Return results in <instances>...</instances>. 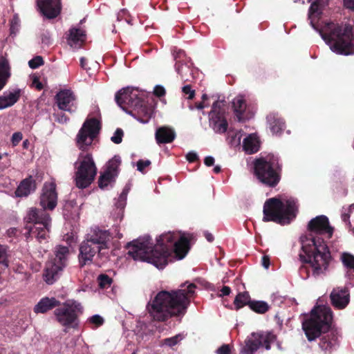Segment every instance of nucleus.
I'll use <instances>...</instances> for the list:
<instances>
[{"label": "nucleus", "instance_id": "obj_1", "mask_svg": "<svg viewBox=\"0 0 354 354\" xmlns=\"http://www.w3.org/2000/svg\"><path fill=\"white\" fill-rule=\"evenodd\" d=\"M308 230L310 232L308 235L300 237L301 252L299 256L304 264L299 268V273L303 278L309 277L310 270L315 277L324 274L332 259L330 250L321 237L326 234L330 238L333 233L327 216L321 215L311 219Z\"/></svg>", "mask_w": 354, "mask_h": 354}, {"label": "nucleus", "instance_id": "obj_2", "mask_svg": "<svg viewBox=\"0 0 354 354\" xmlns=\"http://www.w3.org/2000/svg\"><path fill=\"white\" fill-rule=\"evenodd\" d=\"M101 128V123L98 119L87 118L76 136V146L82 151L75 162V165H79L76 167L77 171L75 174V185L80 189L88 187L97 174V167L93 156L87 151L100 133Z\"/></svg>", "mask_w": 354, "mask_h": 354}, {"label": "nucleus", "instance_id": "obj_3", "mask_svg": "<svg viewBox=\"0 0 354 354\" xmlns=\"http://www.w3.org/2000/svg\"><path fill=\"white\" fill-rule=\"evenodd\" d=\"M57 198L56 185L54 183L44 184L39 197V205L42 208H30L25 218L27 222V238L35 236L39 241L46 239L51 224L50 216L46 211L55 209L57 205Z\"/></svg>", "mask_w": 354, "mask_h": 354}, {"label": "nucleus", "instance_id": "obj_4", "mask_svg": "<svg viewBox=\"0 0 354 354\" xmlns=\"http://www.w3.org/2000/svg\"><path fill=\"white\" fill-rule=\"evenodd\" d=\"M194 234L182 232H169L156 239V268L162 270L169 263L185 258L191 250Z\"/></svg>", "mask_w": 354, "mask_h": 354}, {"label": "nucleus", "instance_id": "obj_5", "mask_svg": "<svg viewBox=\"0 0 354 354\" xmlns=\"http://www.w3.org/2000/svg\"><path fill=\"white\" fill-rule=\"evenodd\" d=\"M319 33L333 52L342 55L354 53V35L351 25L328 22L319 30Z\"/></svg>", "mask_w": 354, "mask_h": 354}, {"label": "nucleus", "instance_id": "obj_6", "mask_svg": "<svg viewBox=\"0 0 354 354\" xmlns=\"http://www.w3.org/2000/svg\"><path fill=\"white\" fill-rule=\"evenodd\" d=\"M115 100L119 106L142 122H147L153 114V109L148 106L144 92L127 86L118 91Z\"/></svg>", "mask_w": 354, "mask_h": 354}, {"label": "nucleus", "instance_id": "obj_7", "mask_svg": "<svg viewBox=\"0 0 354 354\" xmlns=\"http://www.w3.org/2000/svg\"><path fill=\"white\" fill-rule=\"evenodd\" d=\"M111 234L106 230L98 227L88 234L80 246L79 262L82 267L93 261L96 254L100 257H109V250L111 245Z\"/></svg>", "mask_w": 354, "mask_h": 354}, {"label": "nucleus", "instance_id": "obj_8", "mask_svg": "<svg viewBox=\"0 0 354 354\" xmlns=\"http://www.w3.org/2000/svg\"><path fill=\"white\" fill-rule=\"evenodd\" d=\"M194 294V289L160 292L156 295V318L159 313H165L166 318L184 315L190 304L189 298Z\"/></svg>", "mask_w": 354, "mask_h": 354}, {"label": "nucleus", "instance_id": "obj_9", "mask_svg": "<svg viewBox=\"0 0 354 354\" xmlns=\"http://www.w3.org/2000/svg\"><path fill=\"white\" fill-rule=\"evenodd\" d=\"M333 313L325 305L315 306L302 322V328L308 341L312 342L331 328Z\"/></svg>", "mask_w": 354, "mask_h": 354}, {"label": "nucleus", "instance_id": "obj_10", "mask_svg": "<svg viewBox=\"0 0 354 354\" xmlns=\"http://www.w3.org/2000/svg\"><path fill=\"white\" fill-rule=\"evenodd\" d=\"M254 176L264 185L275 187L280 182L283 165L280 158L274 154L256 158L253 162Z\"/></svg>", "mask_w": 354, "mask_h": 354}, {"label": "nucleus", "instance_id": "obj_11", "mask_svg": "<svg viewBox=\"0 0 354 354\" xmlns=\"http://www.w3.org/2000/svg\"><path fill=\"white\" fill-rule=\"evenodd\" d=\"M297 209V201L293 198L287 199L283 203L279 198H270L263 205V221H272L281 225L290 223L296 217Z\"/></svg>", "mask_w": 354, "mask_h": 354}, {"label": "nucleus", "instance_id": "obj_12", "mask_svg": "<svg viewBox=\"0 0 354 354\" xmlns=\"http://www.w3.org/2000/svg\"><path fill=\"white\" fill-rule=\"evenodd\" d=\"M53 253L54 257L46 263L43 274L44 280L48 285H52L57 281L69 262L70 250L68 247L57 245Z\"/></svg>", "mask_w": 354, "mask_h": 354}, {"label": "nucleus", "instance_id": "obj_13", "mask_svg": "<svg viewBox=\"0 0 354 354\" xmlns=\"http://www.w3.org/2000/svg\"><path fill=\"white\" fill-rule=\"evenodd\" d=\"M127 254L135 261L147 262L155 266V245L149 236L134 239L127 243Z\"/></svg>", "mask_w": 354, "mask_h": 354}, {"label": "nucleus", "instance_id": "obj_14", "mask_svg": "<svg viewBox=\"0 0 354 354\" xmlns=\"http://www.w3.org/2000/svg\"><path fill=\"white\" fill-rule=\"evenodd\" d=\"M225 106L224 101H216L213 103L212 110L209 113V125L216 133H225L228 128Z\"/></svg>", "mask_w": 354, "mask_h": 354}, {"label": "nucleus", "instance_id": "obj_15", "mask_svg": "<svg viewBox=\"0 0 354 354\" xmlns=\"http://www.w3.org/2000/svg\"><path fill=\"white\" fill-rule=\"evenodd\" d=\"M77 312H82L81 304L76 301L68 300L57 308L54 311V315L60 324L66 326L75 321Z\"/></svg>", "mask_w": 354, "mask_h": 354}, {"label": "nucleus", "instance_id": "obj_16", "mask_svg": "<svg viewBox=\"0 0 354 354\" xmlns=\"http://www.w3.org/2000/svg\"><path fill=\"white\" fill-rule=\"evenodd\" d=\"M121 160L119 156H115L109 160L106 165L104 171L101 173L98 178V186L100 189H105L111 183L115 182L120 171Z\"/></svg>", "mask_w": 354, "mask_h": 354}, {"label": "nucleus", "instance_id": "obj_17", "mask_svg": "<svg viewBox=\"0 0 354 354\" xmlns=\"http://www.w3.org/2000/svg\"><path fill=\"white\" fill-rule=\"evenodd\" d=\"M41 13L47 19L56 18L61 12V0H37Z\"/></svg>", "mask_w": 354, "mask_h": 354}, {"label": "nucleus", "instance_id": "obj_18", "mask_svg": "<svg viewBox=\"0 0 354 354\" xmlns=\"http://www.w3.org/2000/svg\"><path fill=\"white\" fill-rule=\"evenodd\" d=\"M331 305L336 309H344L350 302L349 289H333L330 294Z\"/></svg>", "mask_w": 354, "mask_h": 354}, {"label": "nucleus", "instance_id": "obj_19", "mask_svg": "<svg viewBox=\"0 0 354 354\" xmlns=\"http://www.w3.org/2000/svg\"><path fill=\"white\" fill-rule=\"evenodd\" d=\"M55 100L58 108L62 111L73 112L72 106L75 100L73 92L70 89H64L58 92L55 95Z\"/></svg>", "mask_w": 354, "mask_h": 354}, {"label": "nucleus", "instance_id": "obj_20", "mask_svg": "<svg viewBox=\"0 0 354 354\" xmlns=\"http://www.w3.org/2000/svg\"><path fill=\"white\" fill-rule=\"evenodd\" d=\"M185 57V53L183 50L179 49L176 51L174 57L176 60L175 67L177 73L181 76V78L185 82H187L189 81V79L187 77V73L192 75V70L187 64H183Z\"/></svg>", "mask_w": 354, "mask_h": 354}, {"label": "nucleus", "instance_id": "obj_21", "mask_svg": "<svg viewBox=\"0 0 354 354\" xmlns=\"http://www.w3.org/2000/svg\"><path fill=\"white\" fill-rule=\"evenodd\" d=\"M37 189V183L32 176L22 180L18 185L15 194L18 197H26Z\"/></svg>", "mask_w": 354, "mask_h": 354}, {"label": "nucleus", "instance_id": "obj_22", "mask_svg": "<svg viewBox=\"0 0 354 354\" xmlns=\"http://www.w3.org/2000/svg\"><path fill=\"white\" fill-rule=\"evenodd\" d=\"M176 137V133L173 127L162 126L156 129V143L167 144L171 143Z\"/></svg>", "mask_w": 354, "mask_h": 354}, {"label": "nucleus", "instance_id": "obj_23", "mask_svg": "<svg viewBox=\"0 0 354 354\" xmlns=\"http://www.w3.org/2000/svg\"><path fill=\"white\" fill-rule=\"evenodd\" d=\"M21 89L17 88L12 91H6L0 95V110L13 106L21 97Z\"/></svg>", "mask_w": 354, "mask_h": 354}, {"label": "nucleus", "instance_id": "obj_24", "mask_svg": "<svg viewBox=\"0 0 354 354\" xmlns=\"http://www.w3.org/2000/svg\"><path fill=\"white\" fill-rule=\"evenodd\" d=\"M266 119L273 133H279L284 130L286 127L285 121L277 113H270Z\"/></svg>", "mask_w": 354, "mask_h": 354}, {"label": "nucleus", "instance_id": "obj_25", "mask_svg": "<svg viewBox=\"0 0 354 354\" xmlns=\"http://www.w3.org/2000/svg\"><path fill=\"white\" fill-rule=\"evenodd\" d=\"M60 304L61 302L55 297H44L35 306L34 311L36 313H45L55 307L60 306Z\"/></svg>", "mask_w": 354, "mask_h": 354}, {"label": "nucleus", "instance_id": "obj_26", "mask_svg": "<svg viewBox=\"0 0 354 354\" xmlns=\"http://www.w3.org/2000/svg\"><path fill=\"white\" fill-rule=\"evenodd\" d=\"M246 101L243 96L238 95L233 100L232 109L237 121L243 122L245 120L244 113L246 110Z\"/></svg>", "mask_w": 354, "mask_h": 354}, {"label": "nucleus", "instance_id": "obj_27", "mask_svg": "<svg viewBox=\"0 0 354 354\" xmlns=\"http://www.w3.org/2000/svg\"><path fill=\"white\" fill-rule=\"evenodd\" d=\"M10 67L8 61L3 57H0V91L3 88L10 77Z\"/></svg>", "mask_w": 354, "mask_h": 354}, {"label": "nucleus", "instance_id": "obj_28", "mask_svg": "<svg viewBox=\"0 0 354 354\" xmlns=\"http://www.w3.org/2000/svg\"><path fill=\"white\" fill-rule=\"evenodd\" d=\"M328 4V0H315L313 1L309 8V18L312 20L313 17H320ZM311 24H313L312 21Z\"/></svg>", "mask_w": 354, "mask_h": 354}, {"label": "nucleus", "instance_id": "obj_29", "mask_svg": "<svg viewBox=\"0 0 354 354\" xmlns=\"http://www.w3.org/2000/svg\"><path fill=\"white\" fill-rule=\"evenodd\" d=\"M244 151L248 154H252L259 151V145L257 139L252 135L244 138L243 142Z\"/></svg>", "mask_w": 354, "mask_h": 354}, {"label": "nucleus", "instance_id": "obj_30", "mask_svg": "<svg viewBox=\"0 0 354 354\" xmlns=\"http://www.w3.org/2000/svg\"><path fill=\"white\" fill-rule=\"evenodd\" d=\"M252 299L248 292L244 291L239 292L235 297L234 304L236 310L241 309V308L248 306L251 302Z\"/></svg>", "mask_w": 354, "mask_h": 354}, {"label": "nucleus", "instance_id": "obj_31", "mask_svg": "<svg viewBox=\"0 0 354 354\" xmlns=\"http://www.w3.org/2000/svg\"><path fill=\"white\" fill-rule=\"evenodd\" d=\"M68 38V44L70 45L77 44L79 42H83L85 39L84 31L80 28H71Z\"/></svg>", "mask_w": 354, "mask_h": 354}, {"label": "nucleus", "instance_id": "obj_32", "mask_svg": "<svg viewBox=\"0 0 354 354\" xmlns=\"http://www.w3.org/2000/svg\"><path fill=\"white\" fill-rule=\"evenodd\" d=\"M249 308L251 310L258 314H264L270 309V306L266 301L252 299L249 304Z\"/></svg>", "mask_w": 354, "mask_h": 354}, {"label": "nucleus", "instance_id": "obj_33", "mask_svg": "<svg viewBox=\"0 0 354 354\" xmlns=\"http://www.w3.org/2000/svg\"><path fill=\"white\" fill-rule=\"evenodd\" d=\"M245 345L242 348L241 352L244 354H254V353L262 346V342L260 340L246 339L245 341Z\"/></svg>", "mask_w": 354, "mask_h": 354}, {"label": "nucleus", "instance_id": "obj_34", "mask_svg": "<svg viewBox=\"0 0 354 354\" xmlns=\"http://www.w3.org/2000/svg\"><path fill=\"white\" fill-rule=\"evenodd\" d=\"M210 288L209 283L203 278H196L193 282L185 281L180 288Z\"/></svg>", "mask_w": 354, "mask_h": 354}, {"label": "nucleus", "instance_id": "obj_35", "mask_svg": "<svg viewBox=\"0 0 354 354\" xmlns=\"http://www.w3.org/2000/svg\"><path fill=\"white\" fill-rule=\"evenodd\" d=\"M127 203L122 202L120 200H117L115 206V209L113 210V212L112 213L113 218L115 220L119 219L121 221L124 216V209L126 206Z\"/></svg>", "mask_w": 354, "mask_h": 354}, {"label": "nucleus", "instance_id": "obj_36", "mask_svg": "<svg viewBox=\"0 0 354 354\" xmlns=\"http://www.w3.org/2000/svg\"><path fill=\"white\" fill-rule=\"evenodd\" d=\"M99 288L111 287L113 284V280L111 277L106 274H100L97 278Z\"/></svg>", "mask_w": 354, "mask_h": 354}, {"label": "nucleus", "instance_id": "obj_37", "mask_svg": "<svg viewBox=\"0 0 354 354\" xmlns=\"http://www.w3.org/2000/svg\"><path fill=\"white\" fill-rule=\"evenodd\" d=\"M8 266L7 248L3 245H0V269L5 270Z\"/></svg>", "mask_w": 354, "mask_h": 354}, {"label": "nucleus", "instance_id": "obj_38", "mask_svg": "<svg viewBox=\"0 0 354 354\" xmlns=\"http://www.w3.org/2000/svg\"><path fill=\"white\" fill-rule=\"evenodd\" d=\"M342 262L344 265L348 268L353 269L354 270V256L348 254L344 253L342 257Z\"/></svg>", "mask_w": 354, "mask_h": 354}, {"label": "nucleus", "instance_id": "obj_39", "mask_svg": "<svg viewBox=\"0 0 354 354\" xmlns=\"http://www.w3.org/2000/svg\"><path fill=\"white\" fill-rule=\"evenodd\" d=\"M319 345L322 350L327 351L332 349L333 346V342L329 338V337H323L320 339Z\"/></svg>", "mask_w": 354, "mask_h": 354}, {"label": "nucleus", "instance_id": "obj_40", "mask_svg": "<svg viewBox=\"0 0 354 354\" xmlns=\"http://www.w3.org/2000/svg\"><path fill=\"white\" fill-rule=\"evenodd\" d=\"M354 210V203L349 206L347 209L344 210V212L342 214V220L344 223H345L346 225H347L348 227L351 226V222L349 221L351 214Z\"/></svg>", "mask_w": 354, "mask_h": 354}, {"label": "nucleus", "instance_id": "obj_41", "mask_svg": "<svg viewBox=\"0 0 354 354\" xmlns=\"http://www.w3.org/2000/svg\"><path fill=\"white\" fill-rule=\"evenodd\" d=\"M276 339L277 337L275 335L272 334V333H268L266 334L262 345L264 346L266 350H270L271 348V344L274 342Z\"/></svg>", "mask_w": 354, "mask_h": 354}, {"label": "nucleus", "instance_id": "obj_42", "mask_svg": "<svg viewBox=\"0 0 354 354\" xmlns=\"http://www.w3.org/2000/svg\"><path fill=\"white\" fill-rule=\"evenodd\" d=\"M44 59L41 56H36L28 62V65L30 68L32 69L37 68L39 66L44 65Z\"/></svg>", "mask_w": 354, "mask_h": 354}, {"label": "nucleus", "instance_id": "obj_43", "mask_svg": "<svg viewBox=\"0 0 354 354\" xmlns=\"http://www.w3.org/2000/svg\"><path fill=\"white\" fill-rule=\"evenodd\" d=\"M179 341V335H176L172 337L165 338L160 341V344L162 346H167L172 347L178 344Z\"/></svg>", "mask_w": 354, "mask_h": 354}, {"label": "nucleus", "instance_id": "obj_44", "mask_svg": "<svg viewBox=\"0 0 354 354\" xmlns=\"http://www.w3.org/2000/svg\"><path fill=\"white\" fill-rule=\"evenodd\" d=\"M165 88L162 86L156 85V98H158L163 105L167 104V100L165 98Z\"/></svg>", "mask_w": 354, "mask_h": 354}, {"label": "nucleus", "instance_id": "obj_45", "mask_svg": "<svg viewBox=\"0 0 354 354\" xmlns=\"http://www.w3.org/2000/svg\"><path fill=\"white\" fill-rule=\"evenodd\" d=\"M123 136V130L118 128L115 130L113 136L111 138V140L115 144H120L122 141Z\"/></svg>", "mask_w": 354, "mask_h": 354}, {"label": "nucleus", "instance_id": "obj_46", "mask_svg": "<svg viewBox=\"0 0 354 354\" xmlns=\"http://www.w3.org/2000/svg\"><path fill=\"white\" fill-rule=\"evenodd\" d=\"M184 94L188 95L187 99L192 100L195 96V91L192 89L191 85H185L182 88Z\"/></svg>", "mask_w": 354, "mask_h": 354}, {"label": "nucleus", "instance_id": "obj_47", "mask_svg": "<svg viewBox=\"0 0 354 354\" xmlns=\"http://www.w3.org/2000/svg\"><path fill=\"white\" fill-rule=\"evenodd\" d=\"M23 138V134L18 131L15 132L12 134L11 142L13 147H15L19 145V143L21 141Z\"/></svg>", "mask_w": 354, "mask_h": 354}, {"label": "nucleus", "instance_id": "obj_48", "mask_svg": "<svg viewBox=\"0 0 354 354\" xmlns=\"http://www.w3.org/2000/svg\"><path fill=\"white\" fill-rule=\"evenodd\" d=\"M53 116L57 122L62 124L66 123L69 120L68 117L62 112L55 113L53 114Z\"/></svg>", "mask_w": 354, "mask_h": 354}, {"label": "nucleus", "instance_id": "obj_49", "mask_svg": "<svg viewBox=\"0 0 354 354\" xmlns=\"http://www.w3.org/2000/svg\"><path fill=\"white\" fill-rule=\"evenodd\" d=\"M151 165V162L148 160H139L137 162V169L142 172H145V169L147 167H149Z\"/></svg>", "mask_w": 354, "mask_h": 354}, {"label": "nucleus", "instance_id": "obj_50", "mask_svg": "<svg viewBox=\"0 0 354 354\" xmlns=\"http://www.w3.org/2000/svg\"><path fill=\"white\" fill-rule=\"evenodd\" d=\"M130 189H131V187L129 184H127L122 193L120 194L119 197H118V200L121 201L122 202H124V203H127V195L130 191Z\"/></svg>", "mask_w": 354, "mask_h": 354}, {"label": "nucleus", "instance_id": "obj_51", "mask_svg": "<svg viewBox=\"0 0 354 354\" xmlns=\"http://www.w3.org/2000/svg\"><path fill=\"white\" fill-rule=\"evenodd\" d=\"M90 322L97 326H100L103 324L104 319L98 315H95L90 318Z\"/></svg>", "mask_w": 354, "mask_h": 354}, {"label": "nucleus", "instance_id": "obj_52", "mask_svg": "<svg viewBox=\"0 0 354 354\" xmlns=\"http://www.w3.org/2000/svg\"><path fill=\"white\" fill-rule=\"evenodd\" d=\"M231 349L229 344H223L217 350V354H230Z\"/></svg>", "mask_w": 354, "mask_h": 354}, {"label": "nucleus", "instance_id": "obj_53", "mask_svg": "<svg viewBox=\"0 0 354 354\" xmlns=\"http://www.w3.org/2000/svg\"><path fill=\"white\" fill-rule=\"evenodd\" d=\"M187 160L189 162H194L198 160V156L195 152H189L186 156Z\"/></svg>", "mask_w": 354, "mask_h": 354}, {"label": "nucleus", "instance_id": "obj_54", "mask_svg": "<svg viewBox=\"0 0 354 354\" xmlns=\"http://www.w3.org/2000/svg\"><path fill=\"white\" fill-rule=\"evenodd\" d=\"M148 310H149V313L151 314V315L153 317V318H154V312H155V298L154 299H151L149 302V304H148Z\"/></svg>", "mask_w": 354, "mask_h": 354}, {"label": "nucleus", "instance_id": "obj_55", "mask_svg": "<svg viewBox=\"0 0 354 354\" xmlns=\"http://www.w3.org/2000/svg\"><path fill=\"white\" fill-rule=\"evenodd\" d=\"M346 8L354 11V0H343Z\"/></svg>", "mask_w": 354, "mask_h": 354}, {"label": "nucleus", "instance_id": "obj_56", "mask_svg": "<svg viewBox=\"0 0 354 354\" xmlns=\"http://www.w3.org/2000/svg\"><path fill=\"white\" fill-rule=\"evenodd\" d=\"M32 84L38 91H41L44 88L42 83L39 80L37 77L34 78Z\"/></svg>", "mask_w": 354, "mask_h": 354}, {"label": "nucleus", "instance_id": "obj_57", "mask_svg": "<svg viewBox=\"0 0 354 354\" xmlns=\"http://www.w3.org/2000/svg\"><path fill=\"white\" fill-rule=\"evenodd\" d=\"M204 163L207 167H211L214 164V158L212 156H207L204 159Z\"/></svg>", "mask_w": 354, "mask_h": 354}, {"label": "nucleus", "instance_id": "obj_58", "mask_svg": "<svg viewBox=\"0 0 354 354\" xmlns=\"http://www.w3.org/2000/svg\"><path fill=\"white\" fill-rule=\"evenodd\" d=\"M262 265L265 268H268L270 266V261L269 257L264 255L262 257Z\"/></svg>", "mask_w": 354, "mask_h": 354}, {"label": "nucleus", "instance_id": "obj_59", "mask_svg": "<svg viewBox=\"0 0 354 354\" xmlns=\"http://www.w3.org/2000/svg\"><path fill=\"white\" fill-rule=\"evenodd\" d=\"M17 231L18 230H17V228H15V227H10V228H9L7 230L6 233H7L8 236L13 237V236H16Z\"/></svg>", "mask_w": 354, "mask_h": 354}, {"label": "nucleus", "instance_id": "obj_60", "mask_svg": "<svg viewBox=\"0 0 354 354\" xmlns=\"http://www.w3.org/2000/svg\"><path fill=\"white\" fill-rule=\"evenodd\" d=\"M80 66L86 70L87 69V59L82 57L80 58Z\"/></svg>", "mask_w": 354, "mask_h": 354}, {"label": "nucleus", "instance_id": "obj_61", "mask_svg": "<svg viewBox=\"0 0 354 354\" xmlns=\"http://www.w3.org/2000/svg\"><path fill=\"white\" fill-rule=\"evenodd\" d=\"M204 236H205V239L209 242H212L214 241V236L211 233H209L208 232H204Z\"/></svg>", "mask_w": 354, "mask_h": 354}, {"label": "nucleus", "instance_id": "obj_62", "mask_svg": "<svg viewBox=\"0 0 354 354\" xmlns=\"http://www.w3.org/2000/svg\"><path fill=\"white\" fill-rule=\"evenodd\" d=\"M195 106L198 110L203 109L205 107L204 102H196L195 104Z\"/></svg>", "mask_w": 354, "mask_h": 354}, {"label": "nucleus", "instance_id": "obj_63", "mask_svg": "<svg viewBox=\"0 0 354 354\" xmlns=\"http://www.w3.org/2000/svg\"><path fill=\"white\" fill-rule=\"evenodd\" d=\"M231 289H221L223 295H229L230 294Z\"/></svg>", "mask_w": 354, "mask_h": 354}, {"label": "nucleus", "instance_id": "obj_64", "mask_svg": "<svg viewBox=\"0 0 354 354\" xmlns=\"http://www.w3.org/2000/svg\"><path fill=\"white\" fill-rule=\"evenodd\" d=\"M213 171H214V173H216V174H218V173H220V172H221V167H220V166H218V165L215 166V167H214V169H213Z\"/></svg>", "mask_w": 354, "mask_h": 354}]
</instances>
